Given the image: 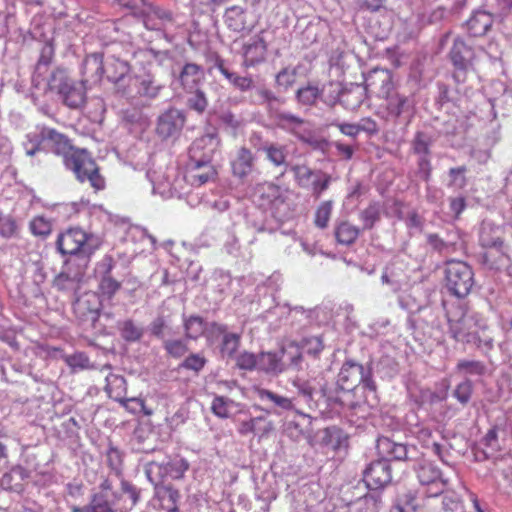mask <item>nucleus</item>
Returning <instances> with one entry per match:
<instances>
[{"label": "nucleus", "mask_w": 512, "mask_h": 512, "mask_svg": "<svg viewBox=\"0 0 512 512\" xmlns=\"http://www.w3.org/2000/svg\"><path fill=\"white\" fill-rule=\"evenodd\" d=\"M99 488L101 494H95L84 507H74L72 512H129L140 500V490L124 478L120 481V490L113 492L111 501L103 493L112 490V481L103 479Z\"/></svg>", "instance_id": "nucleus-1"}, {"label": "nucleus", "mask_w": 512, "mask_h": 512, "mask_svg": "<svg viewBox=\"0 0 512 512\" xmlns=\"http://www.w3.org/2000/svg\"><path fill=\"white\" fill-rule=\"evenodd\" d=\"M379 86L375 80H370L369 86H375L377 97L382 100L380 108L385 113L387 120H397L411 107V100L401 93L393 81L391 72L385 70L378 75Z\"/></svg>", "instance_id": "nucleus-2"}, {"label": "nucleus", "mask_w": 512, "mask_h": 512, "mask_svg": "<svg viewBox=\"0 0 512 512\" xmlns=\"http://www.w3.org/2000/svg\"><path fill=\"white\" fill-rule=\"evenodd\" d=\"M64 166L74 174L79 183H88L94 192L106 188V179L101 173V168L87 149L74 150Z\"/></svg>", "instance_id": "nucleus-3"}, {"label": "nucleus", "mask_w": 512, "mask_h": 512, "mask_svg": "<svg viewBox=\"0 0 512 512\" xmlns=\"http://www.w3.org/2000/svg\"><path fill=\"white\" fill-rule=\"evenodd\" d=\"M46 92L56 93L69 108L76 109L85 103V89L72 80L65 69L56 68L47 81Z\"/></svg>", "instance_id": "nucleus-4"}, {"label": "nucleus", "mask_w": 512, "mask_h": 512, "mask_svg": "<svg viewBox=\"0 0 512 512\" xmlns=\"http://www.w3.org/2000/svg\"><path fill=\"white\" fill-rule=\"evenodd\" d=\"M56 244L63 255L81 253L90 257L100 248L101 241L97 236L80 228H69L58 235Z\"/></svg>", "instance_id": "nucleus-5"}, {"label": "nucleus", "mask_w": 512, "mask_h": 512, "mask_svg": "<svg viewBox=\"0 0 512 512\" xmlns=\"http://www.w3.org/2000/svg\"><path fill=\"white\" fill-rule=\"evenodd\" d=\"M445 285L448 291L458 298L467 296L474 285L472 267L461 260H448L445 263Z\"/></svg>", "instance_id": "nucleus-6"}, {"label": "nucleus", "mask_w": 512, "mask_h": 512, "mask_svg": "<svg viewBox=\"0 0 512 512\" xmlns=\"http://www.w3.org/2000/svg\"><path fill=\"white\" fill-rule=\"evenodd\" d=\"M449 59L454 67L453 79L457 84L464 83L467 73L473 67L475 52L459 37L455 38L449 51Z\"/></svg>", "instance_id": "nucleus-7"}, {"label": "nucleus", "mask_w": 512, "mask_h": 512, "mask_svg": "<svg viewBox=\"0 0 512 512\" xmlns=\"http://www.w3.org/2000/svg\"><path fill=\"white\" fill-rule=\"evenodd\" d=\"M449 333L453 339L460 342H476V336L471 331L472 320L460 306H453L447 310Z\"/></svg>", "instance_id": "nucleus-8"}, {"label": "nucleus", "mask_w": 512, "mask_h": 512, "mask_svg": "<svg viewBox=\"0 0 512 512\" xmlns=\"http://www.w3.org/2000/svg\"><path fill=\"white\" fill-rule=\"evenodd\" d=\"M189 469V463L183 458L171 460L165 464L151 461L146 466V475L150 481H161L165 477L181 479Z\"/></svg>", "instance_id": "nucleus-9"}, {"label": "nucleus", "mask_w": 512, "mask_h": 512, "mask_svg": "<svg viewBox=\"0 0 512 512\" xmlns=\"http://www.w3.org/2000/svg\"><path fill=\"white\" fill-rule=\"evenodd\" d=\"M217 171L211 164V149L204 154V159L190 162L187 167L186 179L192 185L200 187L215 180Z\"/></svg>", "instance_id": "nucleus-10"}, {"label": "nucleus", "mask_w": 512, "mask_h": 512, "mask_svg": "<svg viewBox=\"0 0 512 512\" xmlns=\"http://www.w3.org/2000/svg\"><path fill=\"white\" fill-rule=\"evenodd\" d=\"M363 480L369 489H381L392 481L391 464L380 459L371 462L363 473Z\"/></svg>", "instance_id": "nucleus-11"}, {"label": "nucleus", "mask_w": 512, "mask_h": 512, "mask_svg": "<svg viewBox=\"0 0 512 512\" xmlns=\"http://www.w3.org/2000/svg\"><path fill=\"white\" fill-rule=\"evenodd\" d=\"M106 382L105 390L109 397L118 401L128 412L132 414L142 412L146 416L152 415L153 412L151 409L146 407L144 399L140 397L119 398L113 395V385L118 387H123L125 385V379L123 377L110 374L107 376Z\"/></svg>", "instance_id": "nucleus-12"}, {"label": "nucleus", "mask_w": 512, "mask_h": 512, "mask_svg": "<svg viewBox=\"0 0 512 512\" xmlns=\"http://www.w3.org/2000/svg\"><path fill=\"white\" fill-rule=\"evenodd\" d=\"M185 115L176 108L164 111L157 120L156 132L162 139L178 135L184 127Z\"/></svg>", "instance_id": "nucleus-13"}, {"label": "nucleus", "mask_w": 512, "mask_h": 512, "mask_svg": "<svg viewBox=\"0 0 512 512\" xmlns=\"http://www.w3.org/2000/svg\"><path fill=\"white\" fill-rule=\"evenodd\" d=\"M41 138L49 144L51 151L62 157L63 164L67 158L73 155L74 150L79 149L73 145L72 140L65 134L54 128L45 127L41 130Z\"/></svg>", "instance_id": "nucleus-14"}, {"label": "nucleus", "mask_w": 512, "mask_h": 512, "mask_svg": "<svg viewBox=\"0 0 512 512\" xmlns=\"http://www.w3.org/2000/svg\"><path fill=\"white\" fill-rule=\"evenodd\" d=\"M266 54V41L261 34H257L242 47L243 65L247 68L254 67L265 60Z\"/></svg>", "instance_id": "nucleus-15"}, {"label": "nucleus", "mask_w": 512, "mask_h": 512, "mask_svg": "<svg viewBox=\"0 0 512 512\" xmlns=\"http://www.w3.org/2000/svg\"><path fill=\"white\" fill-rule=\"evenodd\" d=\"M365 367L354 361H346L338 374V386L344 391H352L363 380Z\"/></svg>", "instance_id": "nucleus-16"}, {"label": "nucleus", "mask_w": 512, "mask_h": 512, "mask_svg": "<svg viewBox=\"0 0 512 512\" xmlns=\"http://www.w3.org/2000/svg\"><path fill=\"white\" fill-rule=\"evenodd\" d=\"M378 447L383 453L398 461H410L417 452L415 446L397 443L387 437L378 440Z\"/></svg>", "instance_id": "nucleus-17"}, {"label": "nucleus", "mask_w": 512, "mask_h": 512, "mask_svg": "<svg viewBox=\"0 0 512 512\" xmlns=\"http://www.w3.org/2000/svg\"><path fill=\"white\" fill-rule=\"evenodd\" d=\"M204 79V69L196 63H186L179 74L180 85L187 93L198 89Z\"/></svg>", "instance_id": "nucleus-18"}, {"label": "nucleus", "mask_w": 512, "mask_h": 512, "mask_svg": "<svg viewBox=\"0 0 512 512\" xmlns=\"http://www.w3.org/2000/svg\"><path fill=\"white\" fill-rule=\"evenodd\" d=\"M254 196L262 206H274L282 204L285 201L281 187L272 182L257 184L254 189Z\"/></svg>", "instance_id": "nucleus-19"}, {"label": "nucleus", "mask_w": 512, "mask_h": 512, "mask_svg": "<svg viewBox=\"0 0 512 512\" xmlns=\"http://www.w3.org/2000/svg\"><path fill=\"white\" fill-rule=\"evenodd\" d=\"M248 12L240 6H231L226 9L224 22L228 29L234 32L249 31L253 23L248 20Z\"/></svg>", "instance_id": "nucleus-20"}, {"label": "nucleus", "mask_w": 512, "mask_h": 512, "mask_svg": "<svg viewBox=\"0 0 512 512\" xmlns=\"http://www.w3.org/2000/svg\"><path fill=\"white\" fill-rule=\"evenodd\" d=\"M482 263L489 269H501L510 265V257L505 243L489 246L482 253Z\"/></svg>", "instance_id": "nucleus-21"}, {"label": "nucleus", "mask_w": 512, "mask_h": 512, "mask_svg": "<svg viewBox=\"0 0 512 512\" xmlns=\"http://www.w3.org/2000/svg\"><path fill=\"white\" fill-rule=\"evenodd\" d=\"M273 430V422L265 416L253 417L241 421L238 426V433L246 436L255 434L259 438L266 437Z\"/></svg>", "instance_id": "nucleus-22"}, {"label": "nucleus", "mask_w": 512, "mask_h": 512, "mask_svg": "<svg viewBox=\"0 0 512 512\" xmlns=\"http://www.w3.org/2000/svg\"><path fill=\"white\" fill-rule=\"evenodd\" d=\"M83 75L93 83H99L105 75V62L102 53H91L83 62Z\"/></svg>", "instance_id": "nucleus-23"}, {"label": "nucleus", "mask_w": 512, "mask_h": 512, "mask_svg": "<svg viewBox=\"0 0 512 512\" xmlns=\"http://www.w3.org/2000/svg\"><path fill=\"white\" fill-rule=\"evenodd\" d=\"M255 156L247 147H241L231 162L233 175L239 178L248 176L254 168Z\"/></svg>", "instance_id": "nucleus-24"}, {"label": "nucleus", "mask_w": 512, "mask_h": 512, "mask_svg": "<svg viewBox=\"0 0 512 512\" xmlns=\"http://www.w3.org/2000/svg\"><path fill=\"white\" fill-rule=\"evenodd\" d=\"M73 310L78 317L95 321L99 317L101 304L94 294H87L73 304Z\"/></svg>", "instance_id": "nucleus-25"}, {"label": "nucleus", "mask_w": 512, "mask_h": 512, "mask_svg": "<svg viewBox=\"0 0 512 512\" xmlns=\"http://www.w3.org/2000/svg\"><path fill=\"white\" fill-rule=\"evenodd\" d=\"M262 151L265 154L266 160H268L274 167L283 168L282 175L286 172L288 166V150L285 145L269 142L264 144Z\"/></svg>", "instance_id": "nucleus-26"}, {"label": "nucleus", "mask_w": 512, "mask_h": 512, "mask_svg": "<svg viewBox=\"0 0 512 512\" xmlns=\"http://www.w3.org/2000/svg\"><path fill=\"white\" fill-rule=\"evenodd\" d=\"M131 71L130 64L118 57L111 56L105 61V75L111 83L115 86Z\"/></svg>", "instance_id": "nucleus-27"}, {"label": "nucleus", "mask_w": 512, "mask_h": 512, "mask_svg": "<svg viewBox=\"0 0 512 512\" xmlns=\"http://www.w3.org/2000/svg\"><path fill=\"white\" fill-rule=\"evenodd\" d=\"M156 497L160 502V507L166 512H179L178 502L180 500L179 491L171 485H161L156 487Z\"/></svg>", "instance_id": "nucleus-28"}, {"label": "nucleus", "mask_w": 512, "mask_h": 512, "mask_svg": "<svg viewBox=\"0 0 512 512\" xmlns=\"http://www.w3.org/2000/svg\"><path fill=\"white\" fill-rule=\"evenodd\" d=\"M360 233L361 229L347 220L336 223L334 227L336 242L344 246L354 244L360 236Z\"/></svg>", "instance_id": "nucleus-29"}, {"label": "nucleus", "mask_w": 512, "mask_h": 512, "mask_svg": "<svg viewBox=\"0 0 512 512\" xmlns=\"http://www.w3.org/2000/svg\"><path fill=\"white\" fill-rule=\"evenodd\" d=\"M493 24L491 14L485 11L474 13L467 21V30L473 37L485 35Z\"/></svg>", "instance_id": "nucleus-30"}, {"label": "nucleus", "mask_w": 512, "mask_h": 512, "mask_svg": "<svg viewBox=\"0 0 512 512\" xmlns=\"http://www.w3.org/2000/svg\"><path fill=\"white\" fill-rule=\"evenodd\" d=\"M140 76L129 73L114 86L115 93L129 100L140 97Z\"/></svg>", "instance_id": "nucleus-31"}, {"label": "nucleus", "mask_w": 512, "mask_h": 512, "mask_svg": "<svg viewBox=\"0 0 512 512\" xmlns=\"http://www.w3.org/2000/svg\"><path fill=\"white\" fill-rule=\"evenodd\" d=\"M172 15L170 12L149 5L144 16V25L149 30L161 29L165 21H171Z\"/></svg>", "instance_id": "nucleus-32"}, {"label": "nucleus", "mask_w": 512, "mask_h": 512, "mask_svg": "<svg viewBox=\"0 0 512 512\" xmlns=\"http://www.w3.org/2000/svg\"><path fill=\"white\" fill-rule=\"evenodd\" d=\"M258 370L267 373H281L284 371V360L277 353L263 352L258 355Z\"/></svg>", "instance_id": "nucleus-33"}, {"label": "nucleus", "mask_w": 512, "mask_h": 512, "mask_svg": "<svg viewBox=\"0 0 512 512\" xmlns=\"http://www.w3.org/2000/svg\"><path fill=\"white\" fill-rule=\"evenodd\" d=\"M213 138L211 136L205 135L200 138H197L190 146L189 154L191 162L197 161L199 159H204V154L211 149V156L213 155L214 147H213Z\"/></svg>", "instance_id": "nucleus-34"}, {"label": "nucleus", "mask_w": 512, "mask_h": 512, "mask_svg": "<svg viewBox=\"0 0 512 512\" xmlns=\"http://www.w3.org/2000/svg\"><path fill=\"white\" fill-rule=\"evenodd\" d=\"M479 242L483 249H486L489 246H496L505 243L503 231L500 227H484L481 234Z\"/></svg>", "instance_id": "nucleus-35"}, {"label": "nucleus", "mask_w": 512, "mask_h": 512, "mask_svg": "<svg viewBox=\"0 0 512 512\" xmlns=\"http://www.w3.org/2000/svg\"><path fill=\"white\" fill-rule=\"evenodd\" d=\"M417 477L421 485L435 484L443 479L442 472L432 463L422 464L417 470Z\"/></svg>", "instance_id": "nucleus-36"}, {"label": "nucleus", "mask_w": 512, "mask_h": 512, "mask_svg": "<svg viewBox=\"0 0 512 512\" xmlns=\"http://www.w3.org/2000/svg\"><path fill=\"white\" fill-rule=\"evenodd\" d=\"M257 395L261 400L268 399L283 410L290 411L294 409V398L280 396L264 388L257 389Z\"/></svg>", "instance_id": "nucleus-37"}, {"label": "nucleus", "mask_w": 512, "mask_h": 512, "mask_svg": "<svg viewBox=\"0 0 512 512\" xmlns=\"http://www.w3.org/2000/svg\"><path fill=\"white\" fill-rule=\"evenodd\" d=\"M290 171L293 173L296 184L301 188H307L315 176L314 170L306 164L292 165Z\"/></svg>", "instance_id": "nucleus-38"}, {"label": "nucleus", "mask_w": 512, "mask_h": 512, "mask_svg": "<svg viewBox=\"0 0 512 512\" xmlns=\"http://www.w3.org/2000/svg\"><path fill=\"white\" fill-rule=\"evenodd\" d=\"M279 356L284 360V370L290 366H297L302 360L301 349L293 342L283 346Z\"/></svg>", "instance_id": "nucleus-39"}, {"label": "nucleus", "mask_w": 512, "mask_h": 512, "mask_svg": "<svg viewBox=\"0 0 512 512\" xmlns=\"http://www.w3.org/2000/svg\"><path fill=\"white\" fill-rule=\"evenodd\" d=\"M105 456L107 466L115 473L116 476H121L124 458L123 452L112 443H109Z\"/></svg>", "instance_id": "nucleus-40"}, {"label": "nucleus", "mask_w": 512, "mask_h": 512, "mask_svg": "<svg viewBox=\"0 0 512 512\" xmlns=\"http://www.w3.org/2000/svg\"><path fill=\"white\" fill-rule=\"evenodd\" d=\"M185 334L189 339H198L206 331V324L200 316H190L184 323Z\"/></svg>", "instance_id": "nucleus-41"}, {"label": "nucleus", "mask_w": 512, "mask_h": 512, "mask_svg": "<svg viewBox=\"0 0 512 512\" xmlns=\"http://www.w3.org/2000/svg\"><path fill=\"white\" fill-rule=\"evenodd\" d=\"M121 282L112 277V275L101 276L98 284V292L101 296L112 299L121 289Z\"/></svg>", "instance_id": "nucleus-42"}, {"label": "nucleus", "mask_w": 512, "mask_h": 512, "mask_svg": "<svg viewBox=\"0 0 512 512\" xmlns=\"http://www.w3.org/2000/svg\"><path fill=\"white\" fill-rule=\"evenodd\" d=\"M240 346V335L236 333L225 334L220 345V353L223 358H233Z\"/></svg>", "instance_id": "nucleus-43"}, {"label": "nucleus", "mask_w": 512, "mask_h": 512, "mask_svg": "<svg viewBox=\"0 0 512 512\" xmlns=\"http://www.w3.org/2000/svg\"><path fill=\"white\" fill-rule=\"evenodd\" d=\"M140 97H148L155 98L161 88L162 85L158 83V81L151 75L140 76Z\"/></svg>", "instance_id": "nucleus-44"}, {"label": "nucleus", "mask_w": 512, "mask_h": 512, "mask_svg": "<svg viewBox=\"0 0 512 512\" xmlns=\"http://www.w3.org/2000/svg\"><path fill=\"white\" fill-rule=\"evenodd\" d=\"M332 201H323L315 211L314 224L317 228L325 229L328 227L332 215Z\"/></svg>", "instance_id": "nucleus-45"}, {"label": "nucleus", "mask_w": 512, "mask_h": 512, "mask_svg": "<svg viewBox=\"0 0 512 512\" xmlns=\"http://www.w3.org/2000/svg\"><path fill=\"white\" fill-rule=\"evenodd\" d=\"M320 95V90L314 85H307L296 92L297 101L304 106H313Z\"/></svg>", "instance_id": "nucleus-46"}, {"label": "nucleus", "mask_w": 512, "mask_h": 512, "mask_svg": "<svg viewBox=\"0 0 512 512\" xmlns=\"http://www.w3.org/2000/svg\"><path fill=\"white\" fill-rule=\"evenodd\" d=\"M456 370L467 375H483L486 367L481 361L460 360L456 365Z\"/></svg>", "instance_id": "nucleus-47"}, {"label": "nucleus", "mask_w": 512, "mask_h": 512, "mask_svg": "<svg viewBox=\"0 0 512 512\" xmlns=\"http://www.w3.org/2000/svg\"><path fill=\"white\" fill-rule=\"evenodd\" d=\"M191 94L192 95L187 99V106L199 114L203 113L208 106V100L204 91L198 88Z\"/></svg>", "instance_id": "nucleus-48"}, {"label": "nucleus", "mask_w": 512, "mask_h": 512, "mask_svg": "<svg viewBox=\"0 0 512 512\" xmlns=\"http://www.w3.org/2000/svg\"><path fill=\"white\" fill-rule=\"evenodd\" d=\"M54 287L59 291H76L79 288V280L62 272L54 279Z\"/></svg>", "instance_id": "nucleus-49"}, {"label": "nucleus", "mask_w": 512, "mask_h": 512, "mask_svg": "<svg viewBox=\"0 0 512 512\" xmlns=\"http://www.w3.org/2000/svg\"><path fill=\"white\" fill-rule=\"evenodd\" d=\"M466 172L467 167L464 165L450 168L448 172L450 178L449 186L463 189L467 185Z\"/></svg>", "instance_id": "nucleus-50"}, {"label": "nucleus", "mask_w": 512, "mask_h": 512, "mask_svg": "<svg viewBox=\"0 0 512 512\" xmlns=\"http://www.w3.org/2000/svg\"><path fill=\"white\" fill-rule=\"evenodd\" d=\"M232 401L224 396H216L211 404V410L219 418H228Z\"/></svg>", "instance_id": "nucleus-51"}, {"label": "nucleus", "mask_w": 512, "mask_h": 512, "mask_svg": "<svg viewBox=\"0 0 512 512\" xmlns=\"http://www.w3.org/2000/svg\"><path fill=\"white\" fill-rule=\"evenodd\" d=\"M430 140L424 132H417L412 141V149L415 154L429 156Z\"/></svg>", "instance_id": "nucleus-52"}, {"label": "nucleus", "mask_w": 512, "mask_h": 512, "mask_svg": "<svg viewBox=\"0 0 512 512\" xmlns=\"http://www.w3.org/2000/svg\"><path fill=\"white\" fill-rule=\"evenodd\" d=\"M30 230L36 236H47L51 233L52 225L43 216H36L30 222Z\"/></svg>", "instance_id": "nucleus-53"}, {"label": "nucleus", "mask_w": 512, "mask_h": 512, "mask_svg": "<svg viewBox=\"0 0 512 512\" xmlns=\"http://www.w3.org/2000/svg\"><path fill=\"white\" fill-rule=\"evenodd\" d=\"M143 335V331L133 321L127 320L123 322L121 327V336L126 341H138Z\"/></svg>", "instance_id": "nucleus-54"}, {"label": "nucleus", "mask_w": 512, "mask_h": 512, "mask_svg": "<svg viewBox=\"0 0 512 512\" xmlns=\"http://www.w3.org/2000/svg\"><path fill=\"white\" fill-rule=\"evenodd\" d=\"M206 363L207 359L204 356L200 354H190L180 364V367L198 373L204 368Z\"/></svg>", "instance_id": "nucleus-55"}, {"label": "nucleus", "mask_w": 512, "mask_h": 512, "mask_svg": "<svg viewBox=\"0 0 512 512\" xmlns=\"http://www.w3.org/2000/svg\"><path fill=\"white\" fill-rule=\"evenodd\" d=\"M360 219L363 222V229H372L380 219V212L375 205H370L361 212Z\"/></svg>", "instance_id": "nucleus-56"}, {"label": "nucleus", "mask_w": 512, "mask_h": 512, "mask_svg": "<svg viewBox=\"0 0 512 512\" xmlns=\"http://www.w3.org/2000/svg\"><path fill=\"white\" fill-rule=\"evenodd\" d=\"M225 78L241 92H246L254 86V81L251 77L239 76L233 72H229Z\"/></svg>", "instance_id": "nucleus-57"}, {"label": "nucleus", "mask_w": 512, "mask_h": 512, "mask_svg": "<svg viewBox=\"0 0 512 512\" xmlns=\"http://www.w3.org/2000/svg\"><path fill=\"white\" fill-rule=\"evenodd\" d=\"M164 348L174 358H180L188 351V346L182 340H167Z\"/></svg>", "instance_id": "nucleus-58"}, {"label": "nucleus", "mask_w": 512, "mask_h": 512, "mask_svg": "<svg viewBox=\"0 0 512 512\" xmlns=\"http://www.w3.org/2000/svg\"><path fill=\"white\" fill-rule=\"evenodd\" d=\"M473 387L470 380H465L456 386L454 390L455 398L462 404L469 402L472 395Z\"/></svg>", "instance_id": "nucleus-59"}, {"label": "nucleus", "mask_w": 512, "mask_h": 512, "mask_svg": "<svg viewBox=\"0 0 512 512\" xmlns=\"http://www.w3.org/2000/svg\"><path fill=\"white\" fill-rule=\"evenodd\" d=\"M54 57V47L51 43L46 42L40 50V56L37 61L36 70L39 71L42 67H48Z\"/></svg>", "instance_id": "nucleus-60"}, {"label": "nucleus", "mask_w": 512, "mask_h": 512, "mask_svg": "<svg viewBox=\"0 0 512 512\" xmlns=\"http://www.w3.org/2000/svg\"><path fill=\"white\" fill-rule=\"evenodd\" d=\"M296 80V72L295 70H289L288 68L282 69L276 75V84L280 87H283L285 90L292 87Z\"/></svg>", "instance_id": "nucleus-61"}, {"label": "nucleus", "mask_w": 512, "mask_h": 512, "mask_svg": "<svg viewBox=\"0 0 512 512\" xmlns=\"http://www.w3.org/2000/svg\"><path fill=\"white\" fill-rule=\"evenodd\" d=\"M237 366L244 370L258 369V356L253 353L243 352L237 357Z\"/></svg>", "instance_id": "nucleus-62"}, {"label": "nucleus", "mask_w": 512, "mask_h": 512, "mask_svg": "<svg viewBox=\"0 0 512 512\" xmlns=\"http://www.w3.org/2000/svg\"><path fill=\"white\" fill-rule=\"evenodd\" d=\"M416 507V497L411 492L404 494L395 506L398 512H416Z\"/></svg>", "instance_id": "nucleus-63"}, {"label": "nucleus", "mask_w": 512, "mask_h": 512, "mask_svg": "<svg viewBox=\"0 0 512 512\" xmlns=\"http://www.w3.org/2000/svg\"><path fill=\"white\" fill-rule=\"evenodd\" d=\"M331 182V176L328 174H323L322 179H313L311 181L312 193L316 198H319L321 194L328 189L329 184Z\"/></svg>", "instance_id": "nucleus-64"}]
</instances>
